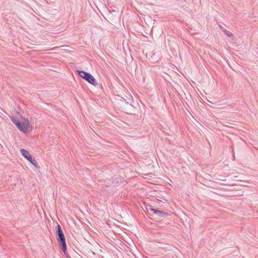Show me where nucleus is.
Returning a JSON list of instances; mask_svg holds the SVG:
<instances>
[{
  "label": "nucleus",
  "mask_w": 258,
  "mask_h": 258,
  "mask_svg": "<svg viewBox=\"0 0 258 258\" xmlns=\"http://www.w3.org/2000/svg\"><path fill=\"white\" fill-rule=\"evenodd\" d=\"M149 210L150 211L153 212V213L157 215V216H158L159 217H163L164 215H167V213H164L160 210H156V209H155L153 208H150Z\"/></svg>",
  "instance_id": "39448f33"
},
{
  "label": "nucleus",
  "mask_w": 258,
  "mask_h": 258,
  "mask_svg": "<svg viewBox=\"0 0 258 258\" xmlns=\"http://www.w3.org/2000/svg\"><path fill=\"white\" fill-rule=\"evenodd\" d=\"M223 32L228 37H232L233 36V34L231 32L225 29L223 30Z\"/></svg>",
  "instance_id": "0eeeda50"
},
{
  "label": "nucleus",
  "mask_w": 258,
  "mask_h": 258,
  "mask_svg": "<svg viewBox=\"0 0 258 258\" xmlns=\"http://www.w3.org/2000/svg\"><path fill=\"white\" fill-rule=\"evenodd\" d=\"M219 27L221 28V30H222L223 31V30H224L225 29L224 28V27H222L221 25H219Z\"/></svg>",
  "instance_id": "6e6552de"
},
{
  "label": "nucleus",
  "mask_w": 258,
  "mask_h": 258,
  "mask_svg": "<svg viewBox=\"0 0 258 258\" xmlns=\"http://www.w3.org/2000/svg\"><path fill=\"white\" fill-rule=\"evenodd\" d=\"M79 76L87 81L89 83L94 86L98 85V83L95 78L91 74L82 71H78Z\"/></svg>",
  "instance_id": "7ed1b4c3"
},
{
  "label": "nucleus",
  "mask_w": 258,
  "mask_h": 258,
  "mask_svg": "<svg viewBox=\"0 0 258 258\" xmlns=\"http://www.w3.org/2000/svg\"><path fill=\"white\" fill-rule=\"evenodd\" d=\"M57 233L59 238L64 236L63 233L61 230V227L59 225L57 226Z\"/></svg>",
  "instance_id": "423d86ee"
},
{
  "label": "nucleus",
  "mask_w": 258,
  "mask_h": 258,
  "mask_svg": "<svg viewBox=\"0 0 258 258\" xmlns=\"http://www.w3.org/2000/svg\"><path fill=\"white\" fill-rule=\"evenodd\" d=\"M10 118L20 132L28 134L32 131L33 126L29 119L23 117L18 112H16V115L10 116Z\"/></svg>",
  "instance_id": "f257e3e1"
},
{
  "label": "nucleus",
  "mask_w": 258,
  "mask_h": 258,
  "mask_svg": "<svg viewBox=\"0 0 258 258\" xmlns=\"http://www.w3.org/2000/svg\"><path fill=\"white\" fill-rule=\"evenodd\" d=\"M59 240L61 242V244L62 246V250H63L64 253L66 254V255L67 257H69L68 252L67 251V246H66L65 237L63 236V237L59 238Z\"/></svg>",
  "instance_id": "20e7f679"
},
{
  "label": "nucleus",
  "mask_w": 258,
  "mask_h": 258,
  "mask_svg": "<svg viewBox=\"0 0 258 258\" xmlns=\"http://www.w3.org/2000/svg\"><path fill=\"white\" fill-rule=\"evenodd\" d=\"M20 153L21 155L29 162H30L37 169L40 168V166L35 159L32 157L30 152L24 149H21L20 150Z\"/></svg>",
  "instance_id": "f03ea898"
}]
</instances>
